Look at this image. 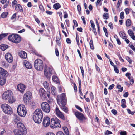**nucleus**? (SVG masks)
Here are the masks:
<instances>
[{
	"label": "nucleus",
	"mask_w": 135,
	"mask_h": 135,
	"mask_svg": "<svg viewBox=\"0 0 135 135\" xmlns=\"http://www.w3.org/2000/svg\"><path fill=\"white\" fill-rule=\"evenodd\" d=\"M2 98L4 100L9 99V103L12 104L15 101V99L13 96L12 92L10 90L5 92L2 95Z\"/></svg>",
	"instance_id": "3"
},
{
	"label": "nucleus",
	"mask_w": 135,
	"mask_h": 135,
	"mask_svg": "<svg viewBox=\"0 0 135 135\" xmlns=\"http://www.w3.org/2000/svg\"><path fill=\"white\" fill-rule=\"evenodd\" d=\"M120 135H126L127 132L125 131H121L120 132Z\"/></svg>",
	"instance_id": "62"
},
{
	"label": "nucleus",
	"mask_w": 135,
	"mask_h": 135,
	"mask_svg": "<svg viewBox=\"0 0 135 135\" xmlns=\"http://www.w3.org/2000/svg\"><path fill=\"white\" fill-rule=\"evenodd\" d=\"M51 91L52 94L55 95L56 92L55 87L54 86L52 87L51 88Z\"/></svg>",
	"instance_id": "31"
},
{
	"label": "nucleus",
	"mask_w": 135,
	"mask_h": 135,
	"mask_svg": "<svg viewBox=\"0 0 135 135\" xmlns=\"http://www.w3.org/2000/svg\"><path fill=\"white\" fill-rule=\"evenodd\" d=\"M118 56L120 61H122V62H124V60L122 58L120 54H118Z\"/></svg>",
	"instance_id": "55"
},
{
	"label": "nucleus",
	"mask_w": 135,
	"mask_h": 135,
	"mask_svg": "<svg viewBox=\"0 0 135 135\" xmlns=\"http://www.w3.org/2000/svg\"><path fill=\"white\" fill-rule=\"evenodd\" d=\"M31 93L29 91H28L25 93L24 95V101L25 103H29L30 98L31 96Z\"/></svg>",
	"instance_id": "12"
},
{
	"label": "nucleus",
	"mask_w": 135,
	"mask_h": 135,
	"mask_svg": "<svg viewBox=\"0 0 135 135\" xmlns=\"http://www.w3.org/2000/svg\"><path fill=\"white\" fill-rule=\"evenodd\" d=\"M17 126L18 128V129H24V128L25 129H26L25 127L24 124L22 123H21V122L18 123H17Z\"/></svg>",
	"instance_id": "23"
},
{
	"label": "nucleus",
	"mask_w": 135,
	"mask_h": 135,
	"mask_svg": "<svg viewBox=\"0 0 135 135\" xmlns=\"http://www.w3.org/2000/svg\"><path fill=\"white\" fill-rule=\"evenodd\" d=\"M1 108L2 111L5 113L7 114H11L13 113L12 109L8 104H2L1 105Z\"/></svg>",
	"instance_id": "6"
},
{
	"label": "nucleus",
	"mask_w": 135,
	"mask_h": 135,
	"mask_svg": "<svg viewBox=\"0 0 135 135\" xmlns=\"http://www.w3.org/2000/svg\"><path fill=\"white\" fill-rule=\"evenodd\" d=\"M23 64L28 69H31L32 68V65L30 62L27 60H25L23 61Z\"/></svg>",
	"instance_id": "19"
},
{
	"label": "nucleus",
	"mask_w": 135,
	"mask_h": 135,
	"mask_svg": "<svg viewBox=\"0 0 135 135\" xmlns=\"http://www.w3.org/2000/svg\"><path fill=\"white\" fill-rule=\"evenodd\" d=\"M75 107L77 109H78V110H79L81 112L82 111H83L82 109L79 106H78L77 105H75Z\"/></svg>",
	"instance_id": "51"
},
{
	"label": "nucleus",
	"mask_w": 135,
	"mask_h": 135,
	"mask_svg": "<svg viewBox=\"0 0 135 135\" xmlns=\"http://www.w3.org/2000/svg\"><path fill=\"white\" fill-rule=\"evenodd\" d=\"M108 26L110 27L111 29H113V25L112 23L110 22L108 24Z\"/></svg>",
	"instance_id": "58"
},
{
	"label": "nucleus",
	"mask_w": 135,
	"mask_h": 135,
	"mask_svg": "<svg viewBox=\"0 0 135 135\" xmlns=\"http://www.w3.org/2000/svg\"><path fill=\"white\" fill-rule=\"evenodd\" d=\"M13 132L15 135H25L27 132L26 129H18L14 130Z\"/></svg>",
	"instance_id": "11"
},
{
	"label": "nucleus",
	"mask_w": 135,
	"mask_h": 135,
	"mask_svg": "<svg viewBox=\"0 0 135 135\" xmlns=\"http://www.w3.org/2000/svg\"><path fill=\"white\" fill-rule=\"evenodd\" d=\"M51 124L50 119L49 117H44L43 121V124L45 127L48 126Z\"/></svg>",
	"instance_id": "15"
},
{
	"label": "nucleus",
	"mask_w": 135,
	"mask_h": 135,
	"mask_svg": "<svg viewBox=\"0 0 135 135\" xmlns=\"http://www.w3.org/2000/svg\"><path fill=\"white\" fill-rule=\"evenodd\" d=\"M55 112L57 115L59 117L63 120L65 119V117L62 113L59 110L58 108L57 107L56 108Z\"/></svg>",
	"instance_id": "16"
},
{
	"label": "nucleus",
	"mask_w": 135,
	"mask_h": 135,
	"mask_svg": "<svg viewBox=\"0 0 135 135\" xmlns=\"http://www.w3.org/2000/svg\"><path fill=\"white\" fill-rule=\"evenodd\" d=\"M56 41L58 45L60 46V42L59 39V38H56Z\"/></svg>",
	"instance_id": "48"
},
{
	"label": "nucleus",
	"mask_w": 135,
	"mask_h": 135,
	"mask_svg": "<svg viewBox=\"0 0 135 135\" xmlns=\"http://www.w3.org/2000/svg\"><path fill=\"white\" fill-rule=\"evenodd\" d=\"M89 44L90 49L92 50L94 49V47L93 46V40L92 39L90 40V41Z\"/></svg>",
	"instance_id": "37"
},
{
	"label": "nucleus",
	"mask_w": 135,
	"mask_h": 135,
	"mask_svg": "<svg viewBox=\"0 0 135 135\" xmlns=\"http://www.w3.org/2000/svg\"><path fill=\"white\" fill-rule=\"evenodd\" d=\"M50 127L53 128L61 127L60 120L57 118H53L51 119Z\"/></svg>",
	"instance_id": "8"
},
{
	"label": "nucleus",
	"mask_w": 135,
	"mask_h": 135,
	"mask_svg": "<svg viewBox=\"0 0 135 135\" xmlns=\"http://www.w3.org/2000/svg\"><path fill=\"white\" fill-rule=\"evenodd\" d=\"M8 14L7 12H3L1 14V16L2 18H6Z\"/></svg>",
	"instance_id": "34"
},
{
	"label": "nucleus",
	"mask_w": 135,
	"mask_h": 135,
	"mask_svg": "<svg viewBox=\"0 0 135 135\" xmlns=\"http://www.w3.org/2000/svg\"><path fill=\"white\" fill-rule=\"evenodd\" d=\"M8 47V46L5 44H2L0 46V48L2 51H4Z\"/></svg>",
	"instance_id": "26"
},
{
	"label": "nucleus",
	"mask_w": 135,
	"mask_h": 135,
	"mask_svg": "<svg viewBox=\"0 0 135 135\" xmlns=\"http://www.w3.org/2000/svg\"><path fill=\"white\" fill-rule=\"evenodd\" d=\"M114 70L115 71V72L117 73H119V70L117 68L116 66H114Z\"/></svg>",
	"instance_id": "53"
},
{
	"label": "nucleus",
	"mask_w": 135,
	"mask_h": 135,
	"mask_svg": "<svg viewBox=\"0 0 135 135\" xmlns=\"http://www.w3.org/2000/svg\"><path fill=\"white\" fill-rule=\"evenodd\" d=\"M8 35L7 33H2L0 34V41L5 37L6 36Z\"/></svg>",
	"instance_id": "38"
},
{
	"label": "nucleus",
	"mask_w": 135,
	"mask_h": 135,
	"mask_svg": "<svg viewBox=\"0 0 135 135\" xmlns=\"http://www.w3.org/2000/svg\"><path fill=\"white\" fill-rule=\"evenodd\" d=\"M133 44L134 45L130 43L129 45V46L135 52V42Z\"/></svg>",
	"instance_id": "35"
},
{
	"label": "nucleus",
	"mask_w": 135,
	"mask_h": 135,
	"mask_svg": "<svg viewBox=\"0 0 135 135\" xmlns=\"http://www.w3.org/2000/svg\"><path fill=\"white\" fill-rule=\"evenodd\" d=\"M6 81V79L5 77H1L0 76V85L1 86H3L4 85Z\"/></svg>",
	"instance_id": "22"
},
{
	"label": "nucleus",
	"mask_w": 135,
	"mask_h": 135,
	"mask_svg": "<svg viewBox=\"0 0 135 135\" xmlns=\"http://www.w3.org/2000/svg\"><path fill=\"white\" fill-rule=\"evenodd\" d=\"M60 5L58 3L55 4L53 6L54 8L56 10H57L61 8Z\"/></svg>",
	"instance_id": "25"
},
{
	"label": "nucleus",
	"mask_w": 135,
	"mask_h": 135,
	"mask_svg": "<svg viewBox=\"0 0 135 135\" xmlns=\"http://www.w3.org/2000/svg\"><path fill=\"white\" fill-rule=\"evenodd\" d=\"M63 129L65 134L66 135H69V131L68 128L66 127L63 128Z\"/></svg>",
	"instance_id": "32"
},
{
	"label": "nucleus",
	"mask_w": 135,
	"mask_h": 135,
	"mask_svg": "<svg viewBox=\"0 0 135 135\" xmlns=\"http://www.w3.org/2000/svg\"><path fill=\"white\" fill-rule=\"evenodd\" d=\"M46 135H55V134L52 132H49L46 134Z\"/></svg>",
	"instance_id": "64"
},
{
	"label": "nucleus",
	"mask_w": 135,
	"mask_h": 135,
	"mask_svg": "<svg viewBox=\"0 0 135 135\" xmlns=\"http://www.w3.org/2000/svg\"><path fill=\"white\" fill-rule=\"evenodd\" d=\"M81 18L83 20L84 24L85 25L86 24V21L85 20L84 17L83 16H82L81 17Z\"/></svg>",
	"instance_id": "59"
},
{
	"label": "nucleus",
	"mask_w": 135,
	"mask_h": 135,
	"mask_svg": "<svg viewBox=\"0 0 135 135\" xmlns=\"http://www.w3.org/2000/svg\"><path fill=\"white\" fill-rule=\"evenodd\" d=\"M90 23L91 25V27L92 28H94L95 27V25L93 21L92 20L90 21Z\"/></svg>",
	"instance_id": "49"
},
{
	"label": "nucleus",
	"mask_w": 135,
	"mask_h": 135,
	"mask_svg": "<svg viewBox=\"0 0 135 135\" xmlns=\"http://www.w3.org/2000/svg\"><path fill=\"white\" fill-rule=\"evenodd\" d=\"M64 18H67L68 17V14L66 11L65 12H64Z\"/></svg>",
	"instance_id": "56"
},
{
	"label": "nucleus",
	"mask_w": 135,
	"mask_h": 135,
	"mask_svg": "<svg viewBox=\"0 0 135 135\" xmlns=\"http://www.w3.org/2000/svg\"><path fill=\"white\" fill-rule=\"evenodd\" d=\"M120 18L121 19H123L124 18V13L123 12H122L120 13Z\"/></svg>",
	"instance_id": "47"
},
{
	"label": "nucleus",
	"mask_w": 135,
	"mask_h": 135,
	"mask_svg": "<svg viewBox=\"0 0 135 135\" xmlns=\"http://www.w3.org/2000/svg\"><path fill=\"white\" fill-rule=\"evenodd\" d=\"M73 22L74 24V26L75 27H77L78 26V23L77 21L75 20H73Z\"/></svg>",
	"instance_id": "61"
},
{
	"label": "nucleus",
	"mask_w": 135,
	"mask_h": 135,
	"mask_svg": "<svg viewBox=\"0 0 135 135\" xmlns=\"http://www.w3.org/2000/svg\"><path fill=\"white\" fill-rule=\"evenodd\" d=\"M127 111L128 113L130 114H131L132 115H133L134 113H135V112H134L131 111L129 109H127Z\"/></svg>",
	"instance_id": "40"
},
{
	"label": "nucleus",
	"mask_w": 135,
	"mask_h": 135,
	"mask_svg": "<svg viewBox=\"0 0 135 135\" xmlns=\"http://www.w3.org/2000/svg\"><path fill=\"white\" fill-rule=\"evenodd\" d=\"M114 86V84H113L111 85H110L108 88V89L111 90L113 89Z\"/></svg>",
	"instance_id": "57"
},
{
	"label": "nucleus",
	"mask_w": 135,
	"mask_h": 135,
	"mask_svg": "<svg viewBox=\"0 0 135 135\" xmlns=\"http://www.w3.org/2000/svg\"><path fill=\"white\" fill-rule=\"evenodd\" d=\"M75 114L76 117L81 121L85 119V118L83 114L79 112H76L75 113Z\"/></svg>",
	"instance_id": "13"
},
{
	"label": "nucleus",
	"mask_w": 135,
	"mask_h": 135,
	"mask_svg": "<svg viewBox=\"0 0 135 135\" xmlns=\"http://www.w3.org/2000/svg\"><path fill=\"white\" fill-rule=\"evenodd\" d=\"M19 55L20 57L22 58L25 59L27 57V53L24 51H21L19 52Z\"/></svg>",
	"instance_id": "20"
},
{
	"label": "nucleus",
	"mask_w": 135,
	"mask_h": 135,
	"mask_svg": "<svg viewBox=\"0 0 135 135\" xmlns=\"http://www.w3.org/2000/svg\"><path fill=\"white\" fill-rule=\"evenodd\" d=\"M77 9L78 12H80L81 10V8L80 5H78L77 6Z\"/></svg>",
	"instance_id": "60"
},
{
	"label": "nucleus",
	"mask_w": 135,
	"mask_h": 135,
	"mask_svg": "<svg viewBox=\"0 0 135 135\" xmlns=\"http://www.w3.org/2000/svg\"><path fill=\"white\" fill-rule=\"evenodd\" d=\"M126 59L131 64L132 62V60L130 59L129 57L127 56L126 57Z\"/></svg>",
	"instance_id": "46"
},
{
	"label": "nucleus",
	"mask_w": 135,
	"mask_h": 135,
	"mask_svg": "<svg viewBox=\"0 0 135 135\" xmlns=\"http://www.w3.org/2000/svg\"><path fill=\"white\" fill-rule=\"evenodd\" d=\"M43 117V112L40 109L36 110L33 114V118L35 123H40Z\"/></svg>",
	"instance_id": "2"
},
{
	"label": "nucleus",
	"mask_w": 135,
	"mask_h": 135,
	"mask_svg": "<svg viewBox=\"0 0 135 135\" xmlns=\"http://www.w3.org/2000/svg\"><path fill=\"white\" fill-rule=\"evenodd\" d=\"M34 66L38 71H42L43 69L42 61L40 59L36 60L35 61Z\"/></svg>",
	"instance_id": "5"
},
{
	"label": "nucleus",
	"mask_w": 135,
	"mask_h": 135,
	"mask_svg": "<svg viewBox=\"0 0 135 135\" xmlns=\"http://www.w3.org/2000/svg\"><path fill=\"white\" fill-rule=\"evenodd\" d=\"M57 103L59 105L61 104L62 106L61 107V109L65 113H67L68 110V108L65 107L66 104V95L65 93H63L60 95H58L57 97Z\"/></svg>",
	"instance_id": "1"
},
{
	"label": "nucleus",
	"mask_w": 135,
	"mask_h": 135,
	"mask_svg": "<svg viewBox=\"0 0 135 135\" xmlns=\"http://www.w3.org/2000/svg\"><path fill=\"white\" fill-rule=\"evenodd\" d=\"M18 90L21 93H23L26 88V86L24 84L20 83L17 85Z\"/></svg>",
	"instance_id": "14"
},
{
	"label": "nucleus",
	"mask_w": 135,
	"mask_h": 135,
	"mask_svg": "<svg viewBox=\"0 0 135 135\" xmlns=\"http://www.w3.org/2000/svg\"><path fill=\"white\" fill-rule=\"evenodd\" d=\"M41 107L43 111L46 113H49L50 111L49 104L46 102H43L41 105Z\"/></svg>",
	"instance_id": "10"
},
{
	"label": "nucleus",
	"mask_w": 135,
	"mask_h": 135,
	"mask_svg": "<svg viewBox=\"0 0 135 135\" xmlns=\"http://www.w3.org/2000/svg\"><path fill=\"white\" fill-rule=\"evenodd\" d=\"M52 80L54 82L56 83H58L59 81L58 77L55 75L52 76Z\"/></svg>",
	"instance_id": "29"
},
{
	"label": "nucleus",
	"mask_w": 135,
	"mask_h": 135,
	"mask_svg": "<svg viewBox=\"0 0 135 135\" xmlns=\"http://www.w3.org/2000/svg\"><path fill=\"white\" fill-rule=\"evenodd\" d=\"M39 93L41 97L44 96L45 95V91L43 88H40L39 90Z\"/></svg>",
	"instance_id": "21"
},
{
	"label": "nucleus",
	"mask_w": 135,
	"mask_h": 135,
	"mask_svg": "<svg viewBox=\"0 0 135 135\" xmlns=\"http://www.w3.org/2000/svg\"><path fill=\"white\" fill-rule=\"evenodd\" d=\"M112 113L114 115H115L117 114V110L115 109H112L111 110Z\"/></svg>",
	"instance_id": "50"
},
{
	"label": "nucleus",
	"mask_w": 135,
	"mask_h": 135,
	"mask_svg": "<svg viewBox=\"0 0 135 135\" xmlns=\"http://www.w3.org/2000/svg\"><path fill=\"white\" fill-rule=\"evenodd\" d=\"M10 41L16 43H19L21 40L20 37L18 34H12L9 35L8 37Z\"/></svg>",
	"instance_id": "7"
},
{
	"label": "nucleus",
	"mask_w": 135,
	"mask_h": 135,
	"mask_svg": "<svg viewBox=\"0 0 135 135\" xmlns=\"http://www.w3.org/2000/svg\"><path fill=\"white\" fill-rule=\"evenodd\" d=\"M5 58L6 60L9 62L11 63L13 61V57L12 55L9 53L6 54L5 55Z\"/></svg>",
	"instance_id": "17"
},
{
	"label": "nucleus",
	"mask_w": 135,
	"mask_h": 135,
	"mask_svg": "<svg viewBox=\"0 0 135 135\" xmlns=\"http://www.w3.org/2000/svg\"><path fill=\"white\" fill-rule=\"evenodd\" d=\"M128 33L129 36L134 34L133 31L131 29L129 30L128 31Z\"/></svg>",
	"instance_id": "42"
},
{
	"label": "nucleus",
	"mask_w": 135,
	"mask_h": 135,
	"mask_svg": "<svg viewBox=\"0 0 135 135\" xmlns=\"http://www.w3.org/2000/svg\"><path fill=\"white\" fill-rule=\"evenodd\" d=\"M119 35L120 37L123 39H124L126 38L125 33L123 32H120L119 33Z\"/></svg>",
	"instance_id": "28"
},
{
	"label": "nucleus",
	"mask_w": 135,
	"mask_h": 135,
	"mask_svg": "<svg viewBox=\"0 0 135 135\" xmlns=\"http://www.w3.org/2000/svg\"><path fill=\"white\" fill-rule=\"evenodd\" d=\"M125 11L126 14H128L129 13V9L128 8H126L125 9Z\"/></svg>",
	"instance_id": "54"
},
{
	"label": "nucleus",
	"mask_w": 135,
	"mask_h": 135,
	"mask_svg": "<svg viewBox=\"0 0 135 135\" xmlns=\"http://www.w3.org/2000/svg\"><path fill=\"white\" fill-rule=\"evenodd\" d=\"M117 88L119 89H119L118 90V92H122L123 90V88L122 87H121V86L120 85H118L117 87Z\"/></svg>",
	"instance_id": "39"
},
{
	"label": "nucleus",
	"mask_w": 135,
	"mask_h": 135,
	"mask_svg": "<svg viewBox=\"0 0 135 135\" xmlns=\"http://www.w3.org/2000/svg\"><path fill=\"white\" fill-rule=\"evenodd\" d=\"M39 8L40 10L44 11V8L42 5H40L39 6Z\"/></svg>",
	"instance_id": "52"
},
{
	"label": "nucleus",
	"mask_w": 135,
	"mask_h": 135,
	"mask_svg": "<svg viewBox=\"0 0 135 135\" xmlns=\"http://www.w3.org/2000/svg\"><path fill=\"white\" fill-rule=\"evenodd\" d=\"M131 25V21L129 19H128L126 22V26L127 27L130 26Z\"/></svg>",
	"instance_id": "36"
},
{
	"label": "nucleus",
	"mask_w": 135,
	"mask_h": 135,
	"mask_svg": "<svg viewBox=\"0 0 135 135\" xmlns=\"http://www.w3.org/2000/svg\"><path fill=\"white\" fill-rule=\"evenodd\" d=\"M0 74L2 76H7L8 75V72L2 68H0Z\"/></svg>",
	"instance_id": "18"
},
{
	"label": "nucleus",
	"mask_w": 135,
	"mask_h": 135,
	"mask_svg": "<svg viewBox=\"0 0 135 135\" xmlns=\"http://www.w3.org/2000/svg\"><path fill=\"white\" fill-rule=\"evenodd\" d=\"M90 97L91 100L93 101L94 99V96L92 92H91L90 93Z\"/></svg>",
	"instance_id": "43"
},
{
	"label": "nucleus",
	"mask_w": 135,
	"mask_h": 135,
	"mask_svg": "<svg viewBox=\"0 0 135 135\" xmlns=\"http://www.w3.org/2000/svg\"><path fill=\"white\" fill-rule=\"evenodd\" d=\"M122 2V1L121 0H119L118 1V2L117 5V8H118L119 6L120 5L121 3Z\"/></svg>",
	"instance_id": "45"
},
{
	"label": "nucleus",
	"mask_w": 135,
	"mask_h": 135,
	"mask_svg": "<svg viewBox=\"0 0 135 135\" xmlns=\"http://www.w3.org/2000/svg\"><path fill=\"white\" fill-rule=\"evenodd\" d=\"M17 112L18 115L22 117H25L27 113L26 109L23 104L19 105L17 108Z\"/></svg>",
	"instance_id": "4"
},
{
	"label": "nucleus",
	"mask_w": 135,
	"mask_h": 135,
	"mask_svg": "<svg viewBox=\"0 0 135 135\" xmlns=\"http://www.w3.org/2000/svg\"><path fill=\"white\" fill-rule=\"evenodd\" d=\"M103 18L104 19L107 20L109 18V16L108 13H105L103 14Z\"/></svg>",
	"instance_id": "33"
},
{
	"label": "nucleus",
	"mask_w": 135,
	"mask_h": 135,
	"mask_svg": "<svg viewBox=\"0 0 135 135\" xmlns=\"http://www.w3.org/2000/svg\"><path fill=\"white\" fill-rule=\"evenodd\" d=\"M56 135H65V134L62 131H59L57 133Z\"/></svg>",
	"instance_id": "44"
},
{
	"label": "nucleus",
	"mask_w": 135,
	"mask_h": 135,
	"mask_svg": "<svg viewBox=\"0 0 135 135\" xmlns=\"http://www.w3.org/2000/svg\"><path fill=\"white\" fill-rule=\"evenodd\" d=\"M112 132L108 130H107L105 132V135H108L109 134H112Z\"/></svg>",
	"instance_id": "41"
},
{
	"label": "nucleus",
	"mask_w": 135,
	"mask_h": 135,
	"mask_svg": "<svg viewBox=\"0 0 135 135\" xmlns=\"http://www.w3.org/2000/svg\"><path fill=\"white\" fill-rule=\"evenodd\" d=\"M6 132V131L5 129H3L2 131H1L0 133V135H3L4 133Z\"/></svg>",
	"instance_id": "63"
},
{
	"label": "nucleus",
	"mask_w": 135,
	"mask_h": 135,
	"mask_svg": "<svg viewBox=\"0 0 135 135\" xmlns=\"http://www.w3.org/2000/svg\"><path fill=\"white\" fill-rule=\"evenodd\" d=\"M14 121L15 124H17L21 122L20 118L17 116H15L14 118Z\"/></svg>",
	"instance_id": "24"
},
{
	"label": "nucleus",
	"mask_w": 135,
	"mask_h": 135,
	"mask_svg": "<svg viewBox=\"0 0 135 135\" xmlns=\"http://www.w3.org/2000/svg\"><path fill=\"white\" fill-rule=\"evenodd\" d=\"M15 9L17 11H19L20 10H22V8L20 4H17L15 6Z\"/></svg>",
	"instance_id": "27"
},
{
	"label": "nucleus",
	"mask_w": 135,
	"mask_h": 135,
	"mask_svg": "<svg viewBox=\"0 0 135 135\" xmlns=\"http://www.w3.org/2000/svg\"><path fill=\"white\" fill-rule=\"evenodd\" d=\"M43 85L44 88L46 89H49V84L46 81H45L44 82Z\"/></svg>",
	"instance_id": "30"
},
{
	"label": "nucleus",
	"mask_w": 135,
	"mask_h": 135,
	"mask_svg": "<svg viewBox=\"0 0 135 135\" xmlns=\"http://www.w3.org/2000/svg\"><path fill=\"white\" fill-rule=\"evenodd\" d=\"M53 69L52 68L47 67L46 65L44 68V75L47 78L50 79L53 73Z\"/></svg>",
	"instance_id": "9"
}]
</instances>
